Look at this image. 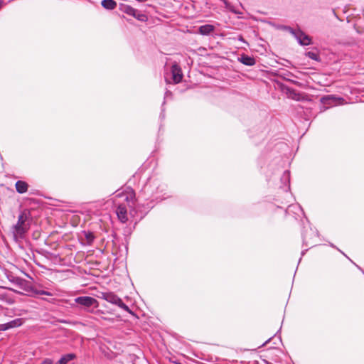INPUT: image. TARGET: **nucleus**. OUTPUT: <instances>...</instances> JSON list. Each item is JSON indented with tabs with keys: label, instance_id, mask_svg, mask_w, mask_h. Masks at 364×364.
Segmentation results:
<instances>
[{
	"label": "nucleus",
	"instance_id": "14",
	"mask_svg": "<svg viewBox=\"0 0 364 364\" xmlns=\"http://www.w3.org/2000/svg\"><path fill=\"white\" fill-rule=\"evenodd\" d=\"M281 181L284 185L285 187L284 188L287 191L289 188V182H290V172L289 171H285L282 177Z\"/></svg>",
	"mask_w": 364,
	"mask_h": 364
},
{
	"label": "nucleus",
	"instance_id": "7",
	"mask_svg": "<svg viewBox=\"0 0 364 364\" xmlns=\"http://www.w3.org/2000/svg\"><path fill=\"white\" fill-rule=\"evenodd\" d=\"M290 33L298 41L299 43L301 46H309L311 43V38L309 36L304 33L300 29L294 30L291 28H289Z\"/></svg>",
	"mask_w": 364,
	"mask_h": 364
},
{
	"label": "nucleus",
	"instance_id": "6",
	"mask_svg": "<svg viewBox=\"0 0 364 364\" xmlns=\"http://www.w3.org/2000/svg\"><path fill=\"white\" fill-rule=\"evenodd\" d=\"M75 302L83 306L87 311L91 313L93 312V309H90V307L94 306L97 308L98 306V301L95 298L87 296L77 297L75 299Z\"/></svg>",
	"mask_w": 364,
	"mask_h": 364
},
{
	"label": "nucleus",
	"instance_id": "10",
	"mask_svg": "<svg viewBox=\"0 0 364 364\" xmlns=\"http://www.w3.org/2000/svg\"><path fill=\"white\" fill-rule=\"evenodd\" d=\"M16 190L18 193H24L27 192L28 185L27 183L23 181H18L15 184Z\"/></svg>",
	"mask_w": 364,
	"mask_h": 364
},
{
	"label": "nucleus",
	"instance_id": "28",
	"mask_svg": "<svg viewBox=\"0 0 364 364\" xmlns=\"http://www.w3.org/2000/svg\"><path fill=\"white\" fill-rule=\"evenodd\" d=\"M166 81L167 82H168V83L170 82V81H169V80L168 79V77H166Z\"/></svg>",
	"mask_w": 364,
	"mask_h": 364
},
{
	"label": "nucleus",
	"instance_id": "24",
	"mask_svg": "<svg viewBox=\"0 0 364 364\" xmlns=\"http://www.w3.org/2000/svg\"><path fill=\"white\" fill-rule=\"evenodd\" d=\"M53 361L50 359H46L41 364H52Z\"/></svg>",
	"mask_w": 364,
	"mask_h": 364
},
{
	"label": "nucleus",
	"instance_id": "12",
	"mask_svg": "<svg viewBox=\"0 0 364 364\" xmlns=\"http://www.w3.org/2000/svg\"><path fill=\"white\" fill-rule=\"evenodd\" d=\"M214 26L210 24H205L200 26L198 28V32L201 35H208L214 31Z\"/></svg>",
	"mask_w": 364,
	"mask_h": 364
},
{
	"label": "nucleus",
	"instance_id": "1",
	"mask_svg": "<svg viewBox=\"0 0 364 364\" xmlns=\"http://www.w3.org/2000/svg\"><path fill=\"white\" fill-rule=\"evenodd\" d=\"M135 193L130 188H127L122 191H117L114 196V203H118L116 213L118 219L123 223L128 220L127 205L122 202H127V205L132 208L134 205Z\"/></svg>",
	"mask_w": 364,
	"mask_h": 364
},
{
	"label": "nucleus",
	"instance_id": "29",
	"mask_svg": "<svg viewBox=\"0 0 364 364\" xmlns=\"http://www.w3.org/2000/svg\"><path fill=\"white\" fill-rule=\"evenodd\" d=\"M234 11L235 14H238V12L236 11Z\"/></svg>",
	"mask_w": 364,
	"mask_h": 364
},
{
	"label": "nucleus",
	"instance_id": "11",
	"mask_svg": "<svg viewBox=\"0 0 364 364\" xmlns=\"http://www.w3.org/2000/svg\"><path fill=\"white\" fill-rule=\"evenodd\" d=\"M240 62L248 66H252L255 64L256 61L254 58L247 55H242L239 58Z\"/></svg>",
	"mask_w": 364,
	"mask_h": 364
},
{
	"label": "nucleus",
	"instance_id": "17",
	"mask_svg": "<svg viewBox=\"0 0 364 364\" xmlns=\"http://www.w3.org/2000/svg\"><path fill=\"white\" fill-rule=\"evenodd\" d=\"M30 292H33L36 295H47V296H53L54 294H53L50 291H45V290H38V289H33L31 287V290Z\"/></svg>",
	"mask_w": 364,
	"mask_h": 364
},
{
	"label": "nucleus",
	"instance_id": "9",
	"mask_svg": "<svg viewBox=\"0 0 364 364\" xmlns=\"http://www.w3.org/2000/svg\"><path fill=\"white\" fill-rule=\"evenodd\" d=\"M171 73L172 80L174 83L176 84L181 81V80L183 78V74H182V71H181V69L179 65H178L176 63H174L173 65H172L171 69Z\"/></svg>",
	"mask_w": 364,
	"mask_h": 364
},
{
	"label": "nucleus",
	"instance_id": "30",
	"mask_svg": "<svg viewBox=\"0 0 364 364\" xmlns=\"http://www.w3.org/2000/svg\"><path fill=\"white\" fill-rule=\"evenodd\" d=\"M1 7V1H0V8Z\"/></svg>",
	"mask_w": 364,
	"mask_h": 364
},
{
	"label": "nucleus",
	"instance_id": "25",
	"mask_svg": "<svg viewBox=\"0 0 364 364\" xmlns=\"http://www.w3.org/2000/svg\"><path fill=\"white\" fill-rule=\"evenodd\" d=\"M238 40H239V41H242V42H244V43H246V42L245 41V40H244V38H243V37H242V36H239V37H238Z\"/></svg>",
	"mask_w": 364,
	"mask_h": 364
},
{
	"label": "nucleus",
	"instance_id": "23",
	"mask_svg": "<svg viewBox=\"0 0 364 364\" xmlns=\"http://www.w3.org/2000/svg\"><path fill=\"white\" fill-rule=\"evenodd\" d=\"M9 329V326L7 325V323H4V324H0V331H6V330H8Z\"/></svg>",
	"mask_w": 364,
	"mask_h": 364
},
{
	"label": "nucleus",
	"instance_id": "20",
	"mask_svg": "<svg viewBox=\"0 0 364 364\" xmlns=\"http://www.w3.org/2000/svg\"><path fill=\"white\" fill-rule=\"evenodd\" d=\"M85 236L88 244L93 242L95 237L92 232H85Z\"/></svg>",
	"mask_w": 364,
	"mask_h": 364
},
{
	"label": "nucleus",
	"instance_id": "19",
	"mask_svg": "<svg viewBox=\"0 0 364 364\" xmlns=\"http://www.w3.org/2000/svg\"><path fill=\"white\" fill-rule=\"evenodd\" d=\"M306 55L307 57H309V58L312 59V60H314L316 61H319L320 60V58H319V55L316 52H314V51H309L307 53H306Z\"/></svg>",
	"mask_w": 364,
	"mask_h": 364
},
{
	"label": "nucleus",
	"instance_id": "22",
	"mask_svg": "<svg viewBox=\"0 0 364 364\" xmlns=\"http://www.w3.org/2000/svg\"><path fill=\"white\" fill-rule=\"evenodd\" d=\"M307 235H309V232H306V234H304L303 235V242L306 245V246H309V245H311L313 246V242H310L308 237H307Z\"/></svg>",
	"mask_w": 364,
	"mask_h": 364
},
{
	"label": "nucleus",
	"instance_id": "18",
	"mask_svg": "<svg viewBox=\"0 0 364 364\" xmlns=\"http://www.w3.org/2000/svg\"><path fill=\"white\" fill-rule=\"evenodd\" d=\"M21 324H22L21 320L19 318L14 319L11 321L7 323V325L9 326V328L19 326Z\"/></svg>",
	"mask_w": 364,
	"mask_h": 364
},
{
	"label": "nucleus",
	"instance_id": "16",
	"mask_svg": "<svg viewBox=\"0 0 364 364\" xmlns=\"http://www.w3.org/2000/svg\"><path fill=\"white\" fill-rule=\"evenodd\" d=\"M74 358H75V355L74 353H68L62 356V358L56 362L55 364H67Z\"/></svg>",
	"mask_w": 364,
	"mask_h": 364
},
{
	"label": "nucleus",
	"instance_id": "5",
	"mask_svg": "<svg viewBox=\"0 0 364 364\" xmlns=\"http://www.w3.org/2000/svg\"><path fill=\"white\" fill-rule=\"evenodd\" d=\"M119 9L122 12L127 14V15L132 16L141 22H145L147 21V16L145 14L139 12L138 10H136V9L133 8L129 5L120 4Z\"/></svg>",
	"mask_w": 364,
	"mask_h": 364
},
{
	"label": "nucleus",
	"instance_id": "2",
	"mask_svg": "<svg viewBox=\"0 0 364 364\" xmlns=\"http://www.w3.org/2000/svg\"><path fill=\"white\" fill-rule=\"evenodd\" d=\"M29 229L28 223H26V216L19 215L17 223L12 228V233L16 241L23 239Z\"/></svg>",
	"mask_w": 364,
	"mask_h": 364
},
{
	"label": "nucleus",
	"instance_id": "27",
	"mask_svg": "<svg viewBox=\"0 0 364 364\" xmlns=\"http://www.w3.org/2000/svg\"><path fill=\"white\" fill-rule=\"evenodd\" d=\"M155 199H156V200H159V199L162 200L163 198H161L160 197H159V196H155Z\"/></svg>",
	"mask_w": 364,
	"mask_h": 364
},
{
	"label": "nucleus",
	"instance_id": "15",
	"mask_svg": "<svg viewBox=\"0 0 364 364\" xmlns=\"http://www.w3.org/2000/svg\"><path fill=\"white\" fill-rule=\"evenodd\" d=\"M101 5L107 10H113L117 6V2L114 0H102Z\"/></svg>",
	"mask_w": 364,
	"mask_h": 364
},
{
	"label": "nucleus",
	"instance_id": "8",
	"mask_svg": "<svg viewBox=\"0 0 364 364\" xmlns=\"http://www.w3.org/2000/svg\"><path fill=\"white\" fill-rule=\"evenodd\" d=\"M10 280L21 289L26 292H30L31 290V287L29 282L24 279L13 277Z\"/></svg>",
	"mask_w": 364,
	"mask_h": 364
},
{
	"label": "nucleus",
	"instance_id": "3",
	"mask_svg": "<svg viewBox=\"0 0 364 364\" xmlns=\"http://www.w3.org/2000/svg\"><path fill=\"white\" fill-rule=\"evenodd\" d=\"M99 298L107 301L109 303L117 305L120 309L124 310L125 311L132 314V311L130 310L129 306L126 305L122 300L113 292H101Z\"/></svg>",
	"mask_w": 364,
	"mask_h": 364
},
{
	"label": "nucleus",
	"instance_id": "4",
	"mask_svg": "<svg viewBox=\"0 0 364 364\" xmlns=\"http://www.w3.org/2000/svg\"><path fill=\"white\" fill-rule=\"evenodd\" d=\"M165 186L157 178H151L145 184L144 191L147 193H151V196L156 195L164 191Z\"/></svg>",
	"mask_w": 364,
	"mask_h": 364
},
{
	"label": "nucleus",
	"instance_id": "13",
	"mask_svg": "<svg viewBox=\"0 0 364 364\" xmlns=\"http://www.w3.org/2000/svg\"><path fill=\"white\" fill-rule=\"evenodd\" d=\"M341 100H343L342 98H337L334 96H327V97H324L322 98V102L324 104H327V105H331V102H332V104L338 105V104H340V101H341Z\"/></svg>",
	"mask_w": 364,
	"mask_h": 364
},
{
	"label": "nucleus",
	"instance_id": "21",
	"mask_svg": "<svg viewBox=\"0 0 364 364\" xmlns=\"http://www.w3.org/2000/svg\"><path fill=\"white\" fill-rule=\"evenodd\" d=\"M294 210H299L300 211L301 213L303 212L302 209L301 208L300 206H299L298 205H289V208H288V211L290 212V211H293Z\"/></svg>",
	"mask_w": 364,
	"mask_h": 364
},
{
	"label": "nucleus",
	"instance_id": "26",
	"mask_svg": "<svg viewBox=\"0 0 364 364\" xmlns=\"http://www.w3.org/2000/svg\"><path fill=\"white\" fill-rule=\"evenodd\" d=\"M310 235L316 236V232L314 231H313L312 230H310Z\"/></svg>",
	"mask_w": 364,
	"mask_h": 364
}]
</instances>
